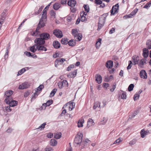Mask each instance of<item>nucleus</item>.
Instances as JSON below:
<instances>
[{"mask_svg":"<svg viewBox=\"0 0 151 151\" xmlns=\"http://www.w3.org/2000/svg\"><path fill=\"white\" fill-rule=\"evenodd\" d=\"M108 15V13H104L100 17L99 19L98 30H100L104 26L106 17Z\"/></svg>","mask_w":151,"mask_h":151,"instance_id":"obj_1","label":"nucleus"},{"mask_svg":"<svg viewBox=\"0 0 151 151\" xmlns=\"http://www.w3.org/2000/svg\"><path fill=\"white\" fill-rule=\"evenodd\" d=\"M47 17L45 16H42V15L37 27L36 28V30H39L41 28H42L45 26L46 22L47 20Z\"/></svg>","mask_w":151,"mask_h":151,"instance_id":"obj_2","label":"nucleus"},{"mask_svg":"<svg viewBox=\"0 0 151 151\" xmlns=\"http://www.w3.org/2000/svg\"><path fill=\"white\" fill-rule=\"evenodd\" d=\"M82 137L83 134L81 133H80L79 134L78 133V134L76 136L75 139L74 140V142L77 145H79L81 142L82 141Z\"/></svg>","mask_w":151,"mask_h":151,"instance_id":"obj_3","label":"nucleus"},{"mask_svg":"<svg viewBox=\"0 0 151 151\" xmlns=\"http://www.w3.org/2000/svg\"><path fill=\"white\" fill-rule=\"evenodd\" d=\"M13 92L12 90H9L6 91L4 93V96L6 97L4 100L6 103L8 102V99H12L11 95L13 94Z\"/></svg>","mask_w":151,"mask_h":151,"instance_id":"obj_4","label":"nucleus"},{"mask_svg":"<svg viewBox=\"0 0 151 151\" xmlns=\"http://www.w3.org/2000/svg\"><path fill=\"white\" fill-rule=\"evenodd\" d=\"M35 42L37 45H43L45 43V41L43 40L42 37L37 38L35 40Z\"/></svg>","mask_w":151,"mask_h":151,"instance_id":"obj_5","label":"nucleus"},{"mask_svg":"<svg viewBox=\"0 0 151 151\" xmlns=\"http://www.w3.org/2000/svg\"><path fill=\"white\" fill-rule=\"evenodd\" d=\"M119 7V6L118 4L113 6L111 10V15H114L115 13H118Z\"/></svg>","mask_w":151,"mask_h":151,"instance_id":"obj_6","label":"nucleus"},{"mask_svg":"<svg viewBox=\"0 0 151 151\" xmlns=\"http://www.w3.org/2000/svg\"><path fill=\"white\" fill-rule=\"evenodd\" d=\"M53 34L57 37L61 38L63 36L62 32L60 30L56 29L54 30Z\"/></svg>","mask_w":151,"mask_h":151,"instance_id":"obj_7","label":"nucleus"},{"mask_svg":"<svg viewBox=\"0 0 151 151\" xmlns=\"http://www.w3.org/2000/svg\"><path fill=\"white\" fill-rule=\"evenodd\" d=\"M40 37H42L43 40H47L50 38V35L47 33H43L40 34Z\"/></svg>","mask_w":151,"mask_h":151,"instance_id":"obj_8","label":"nucleus"},{"mask_svg":"<svg viewBox=\"0 0 151 151\" xmlns=\"http://www.w3.org/2000/svg\"><path fill=\"white\" fill-rule=\"evenodd\" d=\"M6 103L9 104L10 106L13 107L17 105L18 102L17 101L12 100V99H8V102Z\"/></svg>","mask_w":151,"mask_h":151,"instance_id":"obj_9","label":"nucleus"},{"mask_svg":"<svg viewBox=\"0 0 151 151\" xmlns=\"http://www.w3.org/2000/svg\"><path fill=\"white\" fill-rule=\"evenodd\" d=\"M28 84L27 82H25L20 85L19 86V89H26L29 87Z\"/></svg>","mask_w":151,"mask_h":151,"instance_id":"obj_10","label":"nucleus"},{"mask_svg":"<svg viewBox=\"0 0 151 151\" xmlns=\"http://www.w3.org/2000/svg\"><path fill=\"white\" fill-rule=\"evenodd\" d=\"M95 78L96 81L98 83L100 84L101 83L102 78L100 75L96 74L95 76Z\"/></svg>","mask_w":151,"mask_h":151,"instance_id":"obj_11","label":"nucleus"},{"mask_svg":"<svg viewBox=\"0 0 151 151\" xmlns=\"http://www.w3.org/2000/svg\"><path fill=\"white\" fill-rule=\"evenodd\" d=\"M140 77L142 78L146 79L147 76L146 73L144 70H142L140 72L139 74Z\"/></svg>","mask_w":151,"mask_h":151,"instance_id":"obj_12","label":"nucleus"},{"mask_svg":"<svg viewBox=\"0 0 151 151\" xmlns=\"http://www.w3.org/2000/svg\"><path fill=\"white\" fill-rule=\"evenodd\" d=\"M132 60L134 63V65L138 64L139 59L138 56L136 55L133 56L132 58Z\"/></svg>","mask_w":151,"mask_h":151,"instance_id":"obj_13","label":"nucleus"},{"mask_svg":"<svg viewBox=\"0 0 151 151\" xmlns=\"http://www.w3.org/2000/svg\"><path fill=\"white\" fill-rule=\"evenodd\" d=\"M37 49L38 50V45L36 44H34L33 46L30 47L29 48L30 51L34 53L36 52Z\"/></svg>","mask_w":151,"mask_h":151,"instance_id":"obj_14","label":"nucleus"},{"mask_svg":"<svg viewBox=\"0 0 151 151\" xmlns=\"http://www.w3.org/2000/svg\"><path fill=\"white\" fill-rule=\"evenodd\" d=\"M76 4V1L75 0H69L68 2V6L73 7Z\"/></svg>","mask_w":151,"mask_h":151,"instance_id":"obj_15","label":"nucleus"},{"mask_svg":"<svg viewBox=\"0 0 151 151\" xmlns=\"http://www.w3.org/2000/svg\"><path fill=\"white\" fill-rule=\"evenodd\" d=\"M143 55L145 58L147 57L149 55V50L147 48H144L143 49Z\"/></svg>","mask_w":151,"mask_h":151,"instance_id":"obj_16","label":"nucleus"},{"mask_svg":"<svg viewBox=\"0 0 151 151\" xmlns=\"http://www.w3.org/2000/svg\"><path fill=\"white\" fill-rule=\"evenodd\" d=\"M146 59L143 58L140 61L138 65L141 68H143L144 64H146Z\"/></svg>","mask_w":151,"mask_h":151,"instance_id":"obj_17","label":"nucleus"},{"mask_svg":"<svg viewBox=\"0 0 151 151\" xmlns=\"http://www.w3.org/2000/svg\"><path fill=\"white\" fill-rule=\"evenodd\" d=\"M53 45L55 49H58L60 47V44L59 42L57 41H55L53 42Z\"/></svg>","mask_w":151,"mask_h":151,"instance_id":"obj_18","label":"nucleus"},{"mask_svg":"<svg viewBox=\"0 0 151 151\" xmlns=\"http://www.w3.org/2000/svg\"><path fill=\"white\" fill-rule=\"evenodd\" d=\"M113 62L111 60L108 61L106 63V66L108 68H110L113 66Z\"/></svg>","mask_w":151,"mask_h":151,"instance_id":"obj_19","label":"nucleus"},{"mask_svg":"<svg viewBox=\"0 0 151 151\" xmlns=\"http://www.w3.org/2000/svg\"><path fill=\"white\" fill-rule=\"evenodd\" d=\"M51 3H49L44 9L43 11V13L42 15V16H43L44 15L47 16V10L48 9L49 6L51 5Z\"/></svg>","mask_w":151,"mask_h":151,"instance_id":"obj_20","label":"nucleus"},{"mask_svg":"<svg viewBox=\"0 0 151 151\" xmlns=\"http://www.w3.org/2000/svg\"><path fill=\"white\" fill-rule=\"evenodd\" d=\"M38 50L46 51L47 49L43 45H38Z\"/></svg>","mask_w":151,"mask_h":151,"instance_id":"obj_21","label":"nucleus"},{"mask_svg":"<svg viewBox=\"0 0 151 151\" xmlns=\"http://www.w3.org/2000/svg\"><path fill=\"white\" fill-rule=\"evenodd\" d=\"M149 132L148 130L145 131L144 129H142L140 133L141 135V137L143 138L145 137V135L147 134V133Z\"/></svg>","mask_w":151,"mask_h":151,"instance_id":"obj_22","label":"nucleus"},{"mask_svg":"<svg viewBox=\"0 0 151 151\" xmlns=\"http://www.w3.org/2000/svg\"><path fill=\"white\" fill-rule=\"evenodd\" d=\"M61 6V4L60 3H56L53 5V8L54 9L57 10L60 8Z\"/></svg>","mask_w":151,"mask_h":151,"instance_id":"obj_23","label":"nucleus"},{"mask_svg":"<svg viewBox=\"0 0 151 151\" xmlns=\"http://www.w3.org/2000/svg\"><path fill=\"white\" fill-rule=\"evenodd\" d=\"M57 144V141L54 139H52L50 141V144L52 146H55Z\"/></svg>","mask_w":151,"mask_h":151,"instance_id":"obj_24","label":"nucleus"},{"mask_svg":"<svg viewBox=\"0 0 151 151\" xmlns=\"http://www.w3.org/2000/svg\"><path fill=\"white\" fill-rule=\"evenodd\" d=\"M62 134L60 132H57L54 134V137L57 139H59L61 137Z\"/></svg>","mask_w":151,"mask_h":151,"instance_id":"obj_25","label":"nucleus"},{"mask_svg":"<svg viewBox=\"0 0 151 151\" xmlns=\"http://www.w3.org/2000/svg\"><path fill=\"white\" fill-rule=\"evenodd\" d=\"M68 45L70 46H73L75 45L76 42L75 40H71L68 42Z\"/></svg>","mask_w":151,"mask_h":151,"instance_id":"obj_26","label":"nucleus"},{"mask_svg":"<svg viewBox=\"0 0 151 151\" xmlns=\"http://www.w3.org/2000/svg\"><path fill=\"white\" fill-rule=\"evenodd\" d=\"M84 122V120L82 119L80 120L78 123V126L79 127H82L83 126V124Z\"/></svg>","mask_w":151,"mask_h":151,"instance_id":"obj_27","label":"nucleus"},{"mask_svg":"<svg viewBox=\"0 0 151 151\" xmlns=\"http://www.w3.org/2000/svg\"><path fill=\"white\" fill-rule=\"evenodd\" d=\"M100 103L99 101H96L94 103V105L93 107V109H95L97 107H100Z\"/></svg>","mask_w":151,"mask_h":151,"instance_id":"obj_28","label":"nucleus"},{"mask_svg":"<svg viewBox=\"0 0 151 151\" xmlns=\"http://www.w3.org/2000/svg\"><path fill=\"white\" fill-rule=\"evenodd\" d=\"M71 32L73 35L75 37H76L77 36L76 35L77 34H78L77 29H73L72 30Z\"/></svg>","mask_w":151,"mask_h":151,"instance_id":"obj_29","label":"nucleus"},{"mask_svg":"<svg viewBox=\"0 0 151 151\" xmlns=\"http://www.w3.org/2000/svg\"><path fill=\"white\" fill-rule=\"evenodd\" d=\"M122 93H121L120 92V94H121L122 99H126L127 98L126 93V92H124L122 91H121Z\"/></svg>","mask_w":151,"mask_h":151,"instance_id":"obj_30","label":"nucleus"},{"mask_svg":"<svg viewBox=\"0 0 151 151\" xmlns=\"http://www.w3.org/2000/svg\"><path fill=\"white\" fill-rule=\"evenodd\" d=\"M76 35L77 36L76 37H75L76 38V40L77 41H80L82 37V35L80 33H78Z\"/></svg>","mask_w":151,"mask_h":151,"instance_id":"obj_31","label":"nucleus"},{"mask_svg":"<svg viewBox=\"0 0 151 151\" xmlns=\"http://www.w3.org/2000/svg\"><path fill=\"white\" fill-rule=\"evenodd\" d=\"M61 42L62 44L66 45L68 42L67 39L66 38H62L61 40Z\"/></svg>","mask_w":151,"mask_h":151,"instance_id":"obj_32","label":"nucleus"},{"mask_svg":"<svg viewBox=\"0 0 151 151\" xmlns=\"http://www.w3.org/2000/svg\"><path fill=\"white\" fill-rule=\"evenodd\" d=\"M105 77L104 81L106 82H109L110 80L113 78V76L112 75H110L109 77L105 76Z\"/></svg>","mask_w":151,"mask_h":151,"instance_id":"obj_33","label":"nucleus"},{"mask_svg":"<svg viewBox=\"0 0 151 151\" xmlns=\"http://www.w3.org/2000/svg\"><path fill=\"white\" fill-rule=\"evenodd\" d=\"M147 47L149 49H151V40H148L146 42Z\"/></svg>","mask_w":151,"mask_h":151,"instance_id":"obj_34","label":"nucleus"},{"mask_svg":"<svg viewBox=\"0 0 151 151\" xmlns=\"http://www.w3.org/2000/svg\"><path fill=\"white\" fill-rule=\"evenodd\" d=\"M93 123H94L93 120L91 118H89L87 122V126L90 127L91 126Z\"/></svg>","mask_w":151,"mask_h":151,"instance_id":"obj_35","label":"nucleus"},{"mask_svg":"<svg viewBox=\"0 0 151 151\" xmlns=\"http://www.w3.org/2000/svg\"><path fill=\"white\" fill-rule=\"evenodd\" d=\"M138 111H134V113H133V114L129 116V118L128 119V120H129L130 119H131L132 118L134 117L138 113Z\"/></svg>","mask_w":151,"mask_h":151,"instance_id":"obj_36","label":"nucleus"},{"mask_svg":"<svg viewBox=\"0 0 151 151\" xmlns=\"http://www.w3.org/2000/svg\"><path fill=\"white\" fill-rule=\"evenodd\" d=\"M75 106V103L72 102L70 104V106H69V110H72L73 108H74Z\"/></svg>","mask_w":151,"mask_h":151,"instance_id":"obj_37","label":"nucleus"},{"mask_svg":"<svg viewBox=\"0 0 151 151\" xmlns=\"http://www.w3.org/2000/svg\"><path fill=\"white\" fill-rule=\"evenodd\" d=\"M83 7L84 9L85 12L87 13L89 12V8L88 5H84L83 6Z\"/></svg>","mask_w":151,"mask_h":151,"instance_id":"obj_38","label":"nucleus"},{"mask_svg":"<svg viewBox=\"0 0 151 151\" xmlns=\"http://www.w3.org/2000/svg\"><path fill=\"white\" fill-rule=\"evenodd\" d=\"M26 71V69L24 68H23L22 69L20 70L18 72L17 74V76L21 75L23 73Z\"/></svg>","mask_w":151,"mask_h":151,"instance_id":"obj_39","label":"nucleus"},{"mask_svg":"<svg viewBox=\"0 0 151 151\" xmlns=\"http://www.w3.org/2000/svg\"><path fill=\"white\" fill-rule=\"evenodd\" d=\"M57 91V89L56 88L53 89L52 90V91L50 94V96H53L56 93V91Z\"/></svg>","mask_w":151,"mask_h":151,"instance_id":"obj_40","label":"nucleus"},{"mask_svg":"<svg viewBox=\"0 0 151 151\" xmlns=\"http://www.w3.org/2000/svg\"><path fill=\"white\" fill-rule=\"evenodd\" d=\"M151 2H150V1L147 3L143 7V8L148 9V8L151 6Z\"/></svg>","mask_w":151,"mask_h":151,"instance_id":"obj_41","label":"nucleus"},{"mask_svg":"<svg viewBox=\"0 0 151 151\" xmlns=\"http://www.w3.org/2000/svg\"><path fill=\"white\" fill-rule=\"evenodd\" d=\"M6 16V13L4 12H3L1 14V20H4L5 19V16Z\"/></svg>","mask_w":151,"mask_h":151,"instance_id":"obj_42","label":"nucleus"},{"mask_svg":"<svg viewBox=\"0 0 151 151\" xmlns=\"http://www.w3.org/2000/svg\"><path fill=\"white\" fill-rule=\"evenodd\" d=\"M134 87V85L133 84H130L129 86L128 87V90L129 91H132L133 89V88Z\"/></svg>","mask_w":151,"mask_h":151,"instance_id":"obj_43","label":"nucleus"},{"mask_svg":"<svg viewBox=\"0 0 151 151\" xmlns=\"http://www.w3.org/2000/svg\"><path fill=\"white\" fill-rule=\"evenodd\" d=\"M53 101L51 99L48 100L45 103L46 104V106H49L53 103Z\"/></svg>","mask_w":151,"mask_h":151,"instance_id":"obj_44","label":"nucleus"},{"mask_svg":"<svg viewBox=\"0 0 151 151\" xmlns=\"http://www.w3.org/2000/svg\"><path fill=\"white\" fill-rule=\"evenodd\" d=\"M103 1V0H95L94 2L95 4L100 5L102 4Z\"/></svg>","mask_w":151,"mask_h":151,"instance_id":"obj_45","label":"nucleus"},{"mask_svg":"<svg viewBox=\"0 0 151 151\" xmlns=\"http://www.w3.org/2000/svg\"><path fill=\"white\" fill-rule=\"evenodd\" d=\"M91 141L88 139H86L85 140H83L82 142V144H90L91 143Z\"/></svg>","mask_w":151,"mask_h":151,"instance_id":"obj_46","label":"nucleus"},{"mask_svg":"<svg viewBox=\"0 0 151 151\" xmlns=\"http://www.w3.org/2000/svg\"><path fill=\"white\" fill-rule=\"evenodd\" d=\"M39 94L38 92L35 91V92L34 93V96L32 97V99H35L37 97Z\"/></svg>","mask_w":151,"mask_h":151,"instance_id":"obj_47","label":"nucleus"},{"mask_svg":"<svg viewBox=\"0 0 151 151\" xmlns=\"http://www.w3.org/2000/svg\"><path fill=\"white\" fill-rule=\"evenodd\" d=\"M50 15L51 17H52L54 18H55L56 13L53 10H52L50 12Z\"/></svg>","mask_w":151,"mask_h":151,"instance_id":"obj_48","label":"nucleus"},{"mask_svg":"<svg viewBox=\"0 0 151 151\" xmlns=\"http://www.w3.org/2000/svg\"><path fill=\"white\" fill-rule=\"evenodd\" d=\"M44 88V86L43 85H40L36 89V91H41Z\"/></svg>","mask_w":151,"mask_h":151,"instance_id":"obj_49","label":"nucleus"},{"mask_svg":"<svg viewBox=\"0 0 151 151\" xmlns=\"http://www.w3.org/2000/svg\"><path fill=\"white\" fill-rule=\"evenodd\" d=\"M139 97V94H138L137 93H136L134 94V101L137 100L138 99Z\"/></svg>","mask_w":151,"mask_h":151,"instance_id":"obj_50","label":"nucleus"},{"mask_svg":"<svg viewBox=\"0 0 151 151\" xmlns=\"http://www.w3.org/2000/svg\"><path fill=\"white\" fill-rule=\"evenodd\" d=\"M81 22H83L84 21H87V19L86 18L85 16L82 15L81 14Z\"/></svg>","mask_w":151,"mask_h":151,"instance_id":"obj_51","label":"nucleus"},{"mask_svg":"<svg viewBox=\"0 0 151 151\" xmlns=\"http://www.w3.org/2000/svg\"><path fill=\"white\" fill-rule=\"evenodd\" d=\"M43 6H41L38 10L37 12H35V14L36 15H38L42 11V10L43 9Z\"/></svg>","mask_w":151,"mask_h":151,"instance_id":"obj_52","label":"nucleus"},{"mask_svg":"<svg viewBox=\"0 0 151 151\" xmlns=\"http://www.w3.org/2000/svg\"><path fill=\"white\" fill-rule=\"evenodd\" d=\"M133 16L131 14V13L128 15H125L124 16V19H126L128 18L132 17Z\"/></svg>","mask_w":151,"mask_h":151,"instance_id":"obj_53","label":"nucleus"},{"mask_svg":"<svg viewBox=\"0 0 151 151\" xmlns=\"http://www.w3.org/2000/svg\"><path fill=\"white\" fill-rule=\"evenodd\" d=\"M138 10V9H135L131 13V14L132 15V16H133L137 13Z\"/></svg>","mask_w":151,"mask_h":151,"instance_id":"obj_54","label":"nucleus"},{"mask_svg":"<svg viewBox=\"0 0 151 151\" xmlns=\"http://www.w3.org/2000/svg\"><path fill=\"white\" fill-rule=\"evenodd\" d=\"M53 150V149L52 148L49 146H47L45 149V151H52Z\"/></svg>","mask_w":151,"mask_h":151,"instance_id":"obj_55","label":"nucleus"},{"mask_svg":"<svg viewBox=\"0 0 151 151\" xmlns=\"http://www.w3.org/2000/svg\"><path fill=\"white\" fill-rule=\"evenodd\" d=\"M57 59L58 60V61L59 63H63L64 61L66 60L65 59L63 58H59Z\"/></svg>","mask_w":151,"mask_h":151,"instance_id":"obj_56","label":"nucleus"},{"mask_svg":"<svg viewBox=\"0 0 151 151\" xmlns=\"http://www.w3.org/2000/svg\"><path fill=\"white\" fill-rule=\"evenodd\" d=\"M39 33V30H37L36 29L35 31L33 32V33L31 35L33 36H35L38 35Z\"/></svg>","mask_w":151,"mask_h":151,"instance_id":"obj_57","label":"nucleus"},{"mask_svg":"<svg viewBox=\"0 0 151 151\" xmlns=\"http://www.w3.org/2000/svg\"><path fill=\"white\" fill-rule=\"evenodd\" d=\"M132 62L131 60H130L129 61V65L127 67V69L128 70H129L132 67V65H131L132 64Z\"/></svg>","mask_w":151,"mask_h":151,"instance_id":"obj_58","label":"nucleus"},{"mask_svg":"<svg viewBox=\"0 0 151 151\" xmlns=\"http://www.w3.org/2000/svg\"><path fill=\"white\" fill-rule=\"evenodd\" d=\"M10 106L9 105L5 107L6 110L10 112L11 111L12 109L10 108Z\"/></svg>","mask_w":151,"mask_h":151,"instance_id":"obj_59","label":"nucleus"},{"mask_svg":"<svg viewBox=\"0 0 151 151\" xmlns=\"http://www.w3.org/2000/svg\"><path fill=\"white\" fill-rule=\"evenodd\" d=\"M122 140V138H119V139H117L116 141L114 142V144L116 143H119Z\"/></svg>","mask_w":151,"mask_h":151,"instance_id":"obj_60","label":"nucleus"},{"mask_svg":"<svg viewBox=\"0 0 151 151\" xmlns=\"http://www.w3.org/2000/svg\"><path fill=\"white\" fill-rule=\"evenodd\" d=\"M61 82L63 83V85L64 86H67L68 85V82L66 80H63Z\"/></svg>","mask_w":151,"mask_h":151,"instance_id":"obj_61","label":"nucleus"},{"mask_svg":"<svg viewBox=\"0 0 151 151\" xmlns=\"http://www.w3.org/2000/svg\"><path fill=\"white\" fill-rule=\"evenodd\" d=\"M24 53L28 57H30L32 56V53L30 52L26 51Z\"/></svg>","mask_w":151,"mask_h":151,"instance_id":"obj_62","label":"nucleus"},{"mask_svg":"<svg viewBox=\"0 0 151 151\" xmlns=\"http://www.w3.org/2000/svg\"><path fill=\"white\" fill-rule=\"evenodd\" d=\"M53 136V134L51 133H49L47 134V136L48 138H50L52 137Z\"/></svg>","mask_w":151,"mask_h":151,"instance_id":"obj_63","label":"nucleus"},{"mask_svg":"<svg viewBox=\"0 0 151 151\" xmlns=\"http://www.w3.org/2000/svg\"><path fill=\"white\" fill-rule=\"evenodd\" d=\"M136 140L134 139H133L130 142H129V144L131 145H133L136 143Z\"/></svg>","mask_w":151,"mask_h":151,"instance_id":"obj_64","label":"nucleus"}]
</instances>
